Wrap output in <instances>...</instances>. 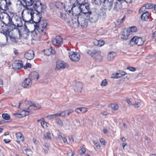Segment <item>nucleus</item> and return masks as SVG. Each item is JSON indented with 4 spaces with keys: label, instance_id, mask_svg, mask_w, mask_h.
<instances>
[{
    "label": "nucleus",
    "instance_id": "1",
    "mask_svg": "<svg viewBox=\"0 0 156 156\" xmlns=\"http://www.w3.org/2000/svg\"><path fill=\"white\" fill-rule=\"evenodd\" d=\"M21 1L24 3L25 5L23 4L22 2L20 1V5H22L25 9L28 11L32 10V9H30L28 6H30L33 5V7L35 11L39 13L42 12V4L39 0H21Z\"/></svg>",
    "mask_w": 156,
    "mask_h": 156
},
{
    "label": "nucleus",
    "instance_id": "2",
    "mask_svg": "<svg viewBox=\"0 0 156 156\" xmlns=\"http://www.w3.org/2000/svg\"><path fill=\"white\" fill-rule=\"evenodd\" d=\"M32 10H30L28 11V15L27 16V18H31L30 19L28 20L27 19L24 20H23L24 21L25 23L27 24L35 23V25H37V23H39L41 20V15L40 13L37 12V13H35L34 11L31 9Z\"/></svg>",
    "mask_w": 156,
    "mask_h": 156
},
{
    "label": "nucleus",
    "instance_id": "3",
    "mask_svg": "<svg viewBox=\"0 0 156 156\" xmlns=\"http://www.w3.org/2000/svg\"><path fill=\"white\" fill-rule=\"evenodd\" d=\"M87 53L92 57H94L96 59L101 61L102 59V57L101 55V52L100 51L93 49L88 50L87 51Z\"/></svg>",
    "mask_w": 156,
    "mask_h": 156
},
{
    "label": "nucleus",
    "instance_id": "4",
    "mask_svg": "<svg viewBox=\"0 0 156 156\" xmlns=\"http://www.w3.org/2000/svg\"><path fill=\"white\" fill-rule=\"evenodd\" d=\"M11 5V0H0V12L7 11Z\"/></svg>",
    "mask_w": 156,
    "mask_h": 156
},
{
    "label": "nucleus",
    "instance_id": "5",
    "mask_svg": "<svg viewBox=\"0 0 156 156\" xmlns=\"http://www.w3.org/2000/svg\"><path fill=\"white\" fill-rule=\"evenodd\" d=\"M34 30L30 31V33L33 39L36 41L40 38V33L41 32L39 31V26L38 25H34Z\"/></svg>",
    "mask_w": 156,
    "mask_h": 156
},
{
    "label": "nucleus",
    "instance_id": "6",
    "mask_svg": "<svg viewBox=\"0 0 156 156\" xmlns=\"http://www.w3.org/2000/svg\"><path fill=\"white\" fill-rule=\"evenodd\" d=\"M26 108L27 109H34L36 110L41 108V105L37 103L27 101L26 102Z\"/></svg>",
    "mask_w": 156,
    "mask_h": 156
},
{
    "label": "nucleus",
    "instance_id": "7",
    "mask_svg": "<svg viewBox=\"0 0 156 156\" xmlns=\"http://www.w3.org/2000/svg\"><path fill=\"white\" fill-rule=\"evenodd\" d=\"M80 11L82 13L83 16H85L90 11V7L89 4L86 2L85 3L80 6Z\"/></svg>",
    "mask_w": 156,
    "mask_h": 156
},
{
    "label": "nucleus",
    "instance_id": "8",
    "mask_svg": "<svg viewBox=\"0 0 156 156\" xmlns=\"http://www.w3.org/2000/svg\"><path fill=\"white\" fill-rule=\"evenodd\" d=\"M87 15L89 21L91 23H95L98 20V15L95 12H92L90 11Z\"/></svg>",
    "mask_w": 156,
    "mask_h": 156
},
{
    "label": "nucleus",
    "instance_id": "9",
    "mask_svg": "<svg viewBox=\"0 0 156 156\" xmlns=\"http://www.w3.org/2000/svg\"><path fill=\"white\" fill-rule=\"evenodd\" d=\"M6 24L3 21H0V32L3 34L7 37L9 34V29L6 27Z\"/></svg>",
    "mask_w": 156,
    "mask_h": 156
},
{
    "label": "nucleus",
    "instance_id": "10",
    "mask_svg": "<svg viewBox=\"0 0 156 156\" xmlns=\"http://www.w3.org/2000/svg\"><path fill=\"white\" fill-rule=\"evenodd\" d=\"M82 15L78 16V22L79 25L80 24L83 27H85L88 25V20L84 18Z\"/></svg>",
    "mask_w": 156,
    "mask_h": 156
},
{
    "label": "nucleus",
    "instance_id": "11",
    "mask_svg": "<svg viewBox=\"0 0 156 156\" xmlns=\"http://www.w3.org/2000/svg\"><path fill=\"white\" fill-rule=\"evenodd\" d=\"M69 57L71 61L77 62L80 59V55L79 53H76L75 52L71 51L69 53Z\"/></svg>",
    "mask_w": 156,
    "mask_h": 156
},
{
    "label": "nucleus",
    "instance_id": "12",
    "mask_svg": "<svg viewBox=\"0 0 156 156\" xmlns=\"http://www.w3.org/2000/svg\"><path fill=\"white\" fill-rule=\"evenodd\" d=\"M68 65L65 62L62 61H58L56 62V70H59L61 69H64L68 67Z\"/></svg>",
    "mask_w": 156,
    "mask_h": 156
},
{
    "label": "nucleus",
    "instance_id": "13",
    "mask_svg": "<svg viewBox=\"0 0 156 156\" xmlns=\"http://www.w3.org/2000/svg\"><path fill=\"white\" fill-rule=\"evenodd\" d=\"M73 16V15H78L79 16L82 15V13L80 11V6H76L74 4L73 9L71 13Z\"/></svg>",
    "mask_w": 156,
    "mask_h": 156
},
{
    "label": "nucleus",
    "instance_id": "14",
    "mask_svg": "<svg viewBox=\"0 0 156 156\" xmlns=\"http://www.w3.org/2000/svg\"><path fill=\"white\" fill-rule=\"evenodd\" d=\"M32 81L30 78H25L21 84L22 86L24 88H28L31 85Z\"/></svg>",
    "mask_w": 156,
    "mask_h": 156
},
{
    "label": "nucleus",
    "instance_id": "15",
    "mask_svg": "<svg viewBox=\"0 0 156 156\" xmlns=\"http://www.w3.org/2000/svg\"><path fill=\"white\" fill-rule=\"evenodd\" d=\"M12 68L15 70H18L23 66V64L21 61H16L12 65Z\"/></svg>",
    "mask_w": 156,
    "mask_h": 156
},
{
    "label": "nucleus",
    "instance_id": "16",
    "mask_svg": "<svg viewBox=\"0 0 156 156\" xmlns=\"http://www.w3.org/2000/svg\"><path fill=\"white\" fill-rule=\"evenodd\" d=\"M62 39L59 36H56L52 39V42L53 44L55 45H59L62 44Z\"/></svg>",
    "mask_w": 156,
    "mask_h": 156
},
{
    "label": "nucleus",
    "instance_id": "17",
    "mask_svg": "<svg viewBox=\"0 0 156 156\" xmlns=\"http://www.w3.org/2000/svg\"><path fill=\"white\" fill-rule=\"evenodd\" d=\"M34 52L33 50H29L24 55L25 57L27 60H31L34 57Z\"/></svg>",
    "mask_w": 156,
    "mask_h": 156
},
{
    "label": "nucleus",
    "instance_id": "18",
    "mask_svg": "<svg viewBox=\"0 0 156 156\" xmlns=\"http://www.w3.org/2000/svg\"><path fill=\"white\" fill-rule=\"evenodd\" d=\"M83 88V84L80 82L77 81L76 82V84L74 88V90L78 93H80Z\"/></svg>",
    "mask_w": 156,
    "mask_h": 156
},
{
    "label": "nucleus",
    "instance_id": "19",
    "mask_svg": "<svg viewBox=\"0 0 156 156\" xmlns=\"http://www.w3.org/2000/svg\"><path fill=\"white\" fill-rule=\"evenodd\" d=\"M42 52H44V55L46 56H49L51 55H54L55 52L52 47H51L49 48L43 50Z\"/></svg>",
    "mask_w": 156,
    "mask_h": 156
},
{
    "label": "nucleus",
    "instance_id": "20",
    "mask_svg": "<svg viewBox=\"0 0 156 156\" xmlns=\"http://www.w3.org/2000/svg\"><path fill=\"white\" fill-rule=\"evenodd\" d=\"M70 25L73 27H76L79 26L78 22V17L77 18H74L69 22Z\"/></svg>",
    "mask_w": 156,
    "mask_h": 156
},
{
    "label": "nucleus",
    "instance_id": "21",
    "mask_svg": "<svg viewBox=\"0 0 156 156\" xmlns=\"http://www.w3.org/2000/svg\"><path fill=\"white\" fill-rule=\"evenodd\" d=\"M16 141L18 143H20V142H22L23 141L24 138L21 132H19L16 133Z\"/></svg>",
    "mask_w": 156,
    "mask_h": 156
},
{
    "label": "nucleus",
    "instance_id": "22",
    "mask_svg": "<svg viewBox=\"0 0 156 156\" xmlns=\"http://www.w3.org/2000/svg\"><path fill=\"white\" fill-rule=\"evenodd\" d=\"M31 80L32 81L33 80H35L37 81L39 78V75L38 73L35 72H32L30 74V76Z\"/></svg>",
    "mask_w": 156,
    "mask_h": 156
},
{
    "label": "nucleus",
    "instance_id": "23",
    "mask_svg": "<svg viewBox=\"0 0 156 156\" xmlns=\"http://www.w3.org/2000/svg\"><path fill=\"white\" fill-rule=\"evenodd\" d=\"M74 4L71 5L69 3L67 5H64V8L66 12H68V14H70L73 8Z\"/></svg>",
    "mask_w": 156,
    "mask_h": 156
},
{
    "label": "nucleus",
    "instance_id": "24",
    "mask_svg": "<svg viewBox=\"0 0 156 156\" xmlns=\"http://www.w3.org/2000/svg\"><path fill=\"white\" fill-rule=\"evenodd\" d=\"M129 34V33L127 31V29L124 30L122 32L121 38L124 40H126Z\"/></svg>",
    "mask_w": 156,
    "mask_h": 156
},
{
    "label": "nucleus",
    "instance_id": "25",
    "mask_svg": "<svg viewBox=\"0 0 156 156\" xmlns=\"http://www.w3.org/2000/svg\"><path fill=\"white\" fill-rule=\"evenodd\" d=\"M112 3L111 2H108V1L103 4V5L106 10L110 11L112 9Z\"/></svg>",
    "mask_w": 156,
    "mask_h": 156
},
{
    "label": "nucleus",
    "instance_id": "26",
    "mask_svg": "<svg viewBox=\"0 0 156 156\" xmlns=\"http://www.w3.org/2000/svg\"><path fill=\"white\" fill-rule=\"evenodd\" d=\"M122 7V5L120 2H116L114 4V9L116 11H120Z\"/></svg>",
    "mask_w": 156,
    "mask_h": 156
},
{
    "label": "nucleus",
    "instance_id": "27",
    "mask_svg": "<svg viewBox=\"0 0 156 156\" xmlns=\"http://www.w3.org/2000/svg\"><path fill=\"white\" fill-rule=\"evenodd\" d=\"M135 41L136 42V44L138 46L142 45L144 42V40L142 38L140 37H136V39Z\"/></svg>",
    "mask_w": 156,
    "mask_h": 156
},
{
    "label": "nucleus",
    "instance_id": "28",
    "mask_svg": "<svg viewBox=\"0 0 156 156\" xmlns=\"http://www.w3.org/2000/svg\"><path fill=\"white\" fill-rule=\"evenodd\" d=\"M116 55V54L115 52H110L107 56V60L108 61L113 60Z\"/></svg>",
    "mask_w": 156,
    "mask_h": 156
},
{
    "label": "nucleus",
    "instance_id": "29",
    "mask_svg": "<svg viewBox=\"0 0 156 156\" xmlns=\"http://www.w3.org/2000/svg\"><path fill=\"white\" fill-rule=\"evenodd\" d=\"M149 12L148 11H146L143 13L141 16V19L143 20L147 21L148 18Z\"/></svg>",
    "mask_w": 156,
    "mask_h": 156
},
{
    "label": "nucleus",
    "instance_id": "30",
    "mask_svg": "<svg viewBox=\"0 0 156 156\" xmlns=\"http://www.w3.org/2000/svg\"><path fill=\"white\" fill-rule=\"evenodd\" d=\"M47 25V23L46 21L44 20H43L41 22V29H40L39 27L38 29L39 30V31L41 32L42 33L44 29H45Z\"/></svg>",
    "mask_w": 156,
    "mask_h": 156
},
{
    "label": "nucleus",
    "instance_id": "31",
    "mask_svg": "<svg viewBox=\"0 0 156 156\" xmlns=\"http://www.w3.org/2000/svg\"><path fill=\"white\" fill-rule=\"evenodd\" d=\"M88 109L86 108H79L75 109V112L78 113H79L80 112L82 113H84L87 111Z\"/></svg>",
    "mask_w": 156,
    "mask_h": 156
},
{
    "label": "nucleus",
    "instance_id": "32",
    "mask_svg": "<svg viewBox=\"0 0 156 156\" xmlns=\"http://www.w3.org/2000/svg\"><path fill=\"white\" fill-rule=\"evenodd\" d=\"M127 31L130 33L131 32H135L137 31V29L135 26H132L127 29Z\"/></svg>",
    "mask_w": 156,
    "mask_h": 156
},
{
    "label": "nucleus",
    "instance_id": "33",
    "mask_svg": "<svg viewBox=\"0 0 156 156\" xmlns=\"http://www.w3.org/2000/svg\"><path fill=\"white\" fill-rule=\"evenodd\" d=\"M51 133L49 131H48L44 135V138L46 140H51Z\"/></svg>",
    "mask_w": 156,
    "mask_h": 156
},
{
    "label": "nucleus",
    "instance_id": "34",
    "mask_svg": "<svg viewBox=\"0 0 156 156\" xmlns=\"http://www.w3.org/2000/svg\"><path fill=\"white\" fill-rule=\"evenodd\" d=\"M25 28H24V34H26V37L28 36L30 34H31L30 31L27 28V26L25 25H24Z\"/></svg>",
    "mask_w": 156,
    "mask_h": 156
},
{
    "label": "nucleus",
    "instance_id": "35",
    "mask_svg": "<svg viewBox=\"0 0 156 156\" xmlns=\"http://www.w3.org/2000/svg\"><path fill=\"white\" fill-rule=\"evenodd\" d=\"M10 32L9 31V35H7V37L5 36L6 37V40H7V37H9L10 40L13 43H16V38H15V37L12 36H11L10 34Z\"/></svg>",
    "mask_w": 156,
    "mask_h": 156
},
{
    "label": "nucleus",
    "instance_id": "36",
    "mask_svg": "<svg viewBox=\"0 0 156 156\" xmlns=\"http://www.w3.org/2000/svg\"><path fill=\"white\" fill-rule=\"evenodd\" d=\"M64 5L62 2L59 1L56 2L55 3V6L58 8H62L64 6Z\"/></svg>",
    "mask_w": 156,
    "mask_h": 156
},
{
    "label": "nucleus",
    "instance_id": "37",
    "mask_svg": "<svg viewBox=\"0 0 156 156\" xmlns=\"http://www.w3.org/2000/svg\"><path fill=\"white\" fill-rule=\"evenodd\" d=\"M2 118L6 120H8L10 119V116L7 113H4L2 114Z\"/></svg>",
    "mask_w": 156,
    "mask_h": 156
},
{
    "label": "nucleus",
    "instance_id": "38",
    "mask_svg": "<svg viewBox=\"0 0 156 156\" xmlns=\"http://www.w3.org/2000/svg\"><path fill=\"white\" fill-rule=\"evenodd\" d=\"M136 39V37H133L130 40L129 44L131 46H133L135 44H136V42H135V40Z\"/></svg>",
    "mask_w": 156,
    "mask_h": 156
},
{
    "label": "nucleus",
    "instance_id": "39",
    "mask_svg": "<svg viewBox=\"0 0 156 156\" xmlns=\"http://www.w3.org/2000/svg\"><path fill=\"white\" fill-rule=\"evenodd\" d=\"M55 122L59 126H63V122L62 120L60 119H56Z\"/></svg>",
    "mask_w": 156,
    "mask_h": 156
},
{
    "label": "nucleus",
    "instance_id": "40",
    "mask_svg": "<svg viewBox=\"0 0 156 156\" xmlns=\"http://www.w3.org/2000/svg\"><path fill=\"white\" fill-rule=\"evenodd\" d=\"M37 122H40L41 126L43 128H44V125L45 123H46V122H44V119L43 118H42L40 119L37 120Z\"/></svg>",
    "mask_w": 156,
    "mask_h": 156
},
{
    "label": "nucleus",
    "instance_id": "41",
    "mask_svg": "<svg viewBox=\"0 0 156 156\" xmlns=\"http://www.w3.org/2000/svg\"><path fill=\"white\" fill-rule=\"evenodd\" d=\"M7 19L8 20V23H7L8 26H11L13 25V24L12 22V19L9 16L7 17Z\"/></svg>",
    "mask_w": 156,
    "mask_h": 156
},
{
    "label": "nucleus",
    "instance_id": "42",
    "mask_svg": "<svg viewBox=\"0 0 156 156\" xmlns=\"http://www.w3.org/2000/svg\"><path fill=\"white\" fill-rule=\"evenodd\" d=\"M145 5L147 9H151L154 7V5L151 3L145 4Z\"/></svg>",
    "mask_w": 156,
    "mask_h": 156
},
{
    "label": "nucleus",
    "instance_id": "43",
    "mask_svg": "<svg viewBox=\"0 0 156 156\" xmlns=\"http://www.w3.org/2000/svg\"><path fill=\"white\" fill-rule=\"evenodd\" d=\"M107 1L108 0H98V2H96V4H97L98 5H100L102 3L103 4Z\"/></svg>",
    "mask_w": 156,
    "mask_h": 156
},
{
    "label": "nucleus",
    "instance_id": "44",
    "mask_svg": "<svg viewBox=\"0 0 156 156\" xmlns=\"http://www.w3.org/2000/svg\"><path fill=\"white\" fill-rule=\"evenodd\" d=\"M76 1L77 4H78L79 6L86 2L85 0H76Z\"/></svg>",
    "mask_w": 156,
    "mask_h": 156
},
{
    "label": "nucleus",
    "instance_id": "45",
    "mask_svg": "<svg viewBox=\"0 0 156 156\" xmlns=\"http://www.w3.org/2000/svg\"><path fill=\"white\" fill-rule=\"evenodd\" d=\"M65 112L66 115V116H68L70 114L72 113L73 112V110L72 109H70L69 110L65 111Z\"/></svg>",
    "mask_w": 156,
    "mask_h": 156
},
{
    "label": "nucleus",
    "instance_id": "46",
    "mask_svg": "<svg viewBox=\"0 0 156 156\" xmlns=\"http://www.w3.org/2000/svg\"><path fill=\"white\" fill-rule=\"evenodd\" d=\"M147 9L146 7V6L145 5H144L143 6H142L139 10V12L142 13L145 11L146 9Z\"/></svg>",
    "mask_w": 156,
    "mask_h": 156
},
{
    "label": "nucleus",
    "instance_id": "47",
    "mask_svg": "<svg viewBox=\"0 0 156 156\" xmlns=\"http://www.w3.org/2000/svg\"><path fill=\"white\" fill-rule=\"evenodd\" d=\"M108 83L106 79H105L101 82V85L102 86H106Z\"/></svg>",
    "mask_w": 156,
    "mask_h": 156
},
{
    "label": "nucleus",
    "instance_id": "48",
    "mask_svg": "<svg viewBox=\"0 0 156 156\" xmlns=\"http://www.w3.org/2000/svg\"><path fill=\"white\" fill-rule=\"evenodd\" d=\"M98 47H101L105 44V41L103 40H98Z\"/></svg>",
    "mask_w": 156,
    "mask_h": 156
},
{
    "label": "nucleus",
    "instance_id": "49",
    "mask_svg": "<svg viewBox=\"0 0 156 156\" xmlns=\"http://www.w3.org/2000/svg\"><path fill=\"white\" fill-rule=\"evenodd\" d=\"M111 108L113 109L116 110L118 109L119 106L118 105H112Z\"/></svg>",
    "mask_w": 156,
    "mask_h": 156
},
{
    "label": "nucleus",
    "instance_id": "50",
    "mask_svg": "<svg viewBox=\"0 0 156 156\" xmlns=\"http://www.w3.org/2000/svg\"><path fill=\"white\" fill-rule=\"evenodd\" d=\"M31 64L29 63H27L26 65L24 66V69H27V68H31Z\"/></svg>",
    "mask_w": 156,
    "mask_h": 156
},
{
    "label": "nucleus",
    "instance_id": "51",
    "mask_svg": "<svg viewBox=\"0 0 156 156\" xmlns=\"http://www.w3.org/2000/svg\"><path fill=\"white\" fill-rule=\"evenodd\" d=\"M93 143L94 145L96 146L97 149H99L100 148V146L99 144H98L97 141H94Z\"/></svg>",
    "mask_w": 156,
    "mask_h": 156
},
{
    "label": "nucleus",
    "instance_id": "52",
    "mask_svg": "<svg viewBox=\"0 0 156 156\" xmlns=\"http://www.w3.org/2000/svg\"><path fill=\"white\" fill-rule=\"evenodd\" d=\"M125 17L124 16L122 19H119L117 21L118 24H119L122 23L125 20Z\"/></svg>",
    "mask_w": 156,
    "mask_h": 156
},
{
    "label": "nucleus",
    "instance_id": "53",
    "mask_svg": "<svg viewBox=\"0 0 156 156\" xmlns=\"http://www.w3.org/2000/svg\"><path fill=\"white\" fill-rule=\"evenodd\" d=\"M126 69H129V71L132 72H134L136 70V69L135 68L132 67H128L126 68Z\"/></svg>",
    "mask_w": 156,
    "mask_h": 156
},
{
    "label": "nucleus",
    "instance_id": "54",
    "mask_svg": "<svg viewBox=\"0 0 156 156\" xmlns=\"http://www.w3.org/2000/svg\"><path fill=\"white\" fill-rule=\"evenodd\" d=\"M46 117L49 119H52L55 118L54 114L48 115L46 116Z\"/></svg>",
    "mask_w": 156,
    "mask_h": 156
},
{
    "label": "nucleus",
    "instance_id": "55",
    "mask_svg": "<svg viewBox=\"0 0 156 156\" xmlns=\"http://www.w3.org/2000/svg\"><path fill=\"white\" fill-rule=\"evenodd\" d=\"M117 77V73H115L112 74L111 78H118Z\"/></svg>",
    "mask_w": 156,
    "mask_h": 156
},
{
    "label": "nucleus",
    "instance_id": "56",
    "mask_svg": "<svg viewBox=\"0 0 156 156\" xmlns=\"http://www.w3.org/2000/svg\"><path fill=\"white\" fill-rule=\"evenodd\" d=\"M140 103L139 102L136 103L135 104H134V105L135 106V107L136 108H138L140 107Z\"/></svg>",
    "mask_w": 156,
    "mask_h": 156
},
{
    "label": "nucleus",
    "instance_id": "57",
    "mask_svg": "<svg viewBox=\"0 0 156 156\" xmlns=\"http://www.w3.org/2000/svg\"><path fill=\"white\" fill-rule=\"evenodd\" d=\"M152 37L153 39H154L156 41V31L154 32L152 35Z\"/></svg>",
    "mask_w": 156,
    "mask_h": 156
},
{
    "label": "nucleus",
    "instance_id": "58",
    "mask_svg": "<svg viewBox=\"0 0 156 156\" xmlns=\"http://www.w3.org/2000/svg\"><path fill=\"white\" fill-rule=\"evenodd\" d=\"M54 115L55 118L61 116V114H60V112L57 113L56 114H54Z\"/></svg>",
    "mask_w": 156,
    "mask_h": 156
},
{
    "label": "nucleus",
    "instance_id": "59",
    "mask_svg": "<svg viewBox=\"0 0 156 156\" xmlns=\"http://www.w3.org/2000/svg\"><path fill=\"white\" fill-rule=\"evenodd\" d=\"M81 151H82V152L81 153V154H83L85 152L86 150L83 147H82L81 149Z\"/></svg>",
    "mask_w": 156,
    "mask_h": 156
},
{
    "label": "nucleus",
    "instance_id": "60",
    "mask_svg": "<svg viewBox=\"0 0 156 156\" xmlns=\"http://www.w3.org/2000/svg\"><path fill=\"white\" fill-rule=\"evenodd\" d=\"M94 45L96 46H98V40H95L94 41Z\"/></svg>",
    "mask_w": 156,
    "mask_h": 156
},
{
    "label": "nucleus",
    "instance_id": "61",
    "mask_svg": "<svg viewBox=\"0 0 156 156\" xmlns=\"http://www.w3.org/2000/svg\"><path fill=\"white\" fill-rule=\"evenodd\" d=\"M101 143L103 145L105 144V140L103 139H101L100 140Z\"/></svg>",
    "mask_w": 156,
    "mask_h": 156
},
{
    "label": "nucleus",
    "instance_id": "62",
    "mask_svg": "<svg viewBox=\"0 0 156 156\" xmlns=\"http://www.w3.org/2000/svg\"><path fill=\"white\" fill-rule=\"evenodd\" d=\"M69 141H70V142H71V143H72L73 142L74 140L72 136H69Z\"/></svg>",
    "mask_w": 156,
    "mask_h": 156
},
{
    "label": "nucleus",
    "instance_id": "63",
    "mask_svg": "<svg viewBox=\"0 0 156 156\" xmlns=\"http://www.w3.org/2000/svg\"><path fill=\"white\" fill-rule=\"evenodd\" d=\"M117 75L118 78L122 77L123 76L122 74H121L120 73H117Z\"/></svg>",
    "mask_w": 156,
    "mask_h": 156
},
{
    "label": "nucleus",
    "instance_id": "64",
    "mask_svg": "<svg viewBox=\"0 0 156 156\" xmlns=\"http://www.w3.org/2000/svg\"><path fill=\"white\" fill-rule=\"evenodd\" d=\"M4 141L6 143H9L11 141L10 140H9V139H4Z\"/></svg>",
    "mask_w": 156,
    "mask_h": 156
}]
</instances>
